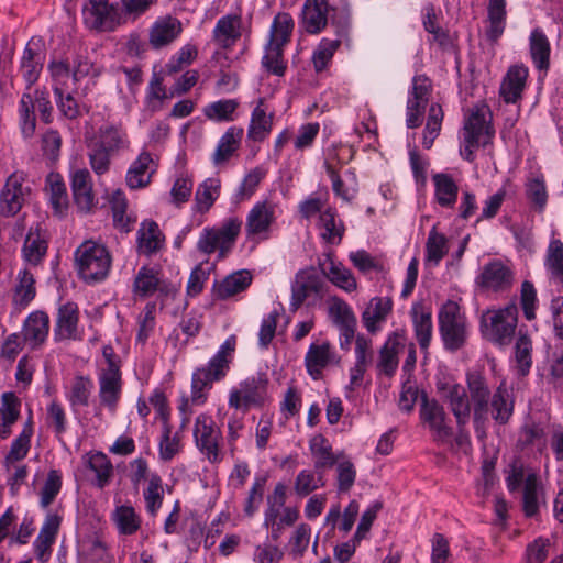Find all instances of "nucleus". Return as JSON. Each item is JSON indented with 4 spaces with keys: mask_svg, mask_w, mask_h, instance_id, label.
<instances>
[{
    "mask_svg": "<svg viewBox=\"0 0 563 563\" xmlns=\"http://www.w3.org/2000/svg\"><path fill=\"white\" fill-rule=\"evenodd\" d=\"M235 350V338H228L219 347L218 352L210 358L207 365L198 367L191 375L190 395L183 394L178 400V412L180 417L179 433L190 422L194 407L203 406L214 382L221 380L229 371L232 353Z\"/></svg>",
    "mask_w": 563,
    "mask_h": 563,
    "instance_id": "f257e3e1",
    "label": "nucleus"
},
{
    "mask_svg": "<svg viewBox=\"0 0 563 563\" xmlns=\"http://www.w3.org/2000/svg\"><path fill=\"white\" fill-rule=\"evenodd\" d=\"M467 389L470 401L473 404V423L479 440L486 437L485 423L488 420L489 400L492 416L498 423H506L512 416L514 402L504 384L495 390L490 397V390L484 375L477 371L467 372Z\"/></svg>",
    "mask_w": 563,
    "mask_h": 563,
    "instance_id": "f03ea898",
    "label": "nucleus"
},
{
    "mask_svg": "<svg viewBox=\"0 0 563 563\" xmlns=\"http://www.w3.org/2000/svg\"><path fill=\"white\" fill-rule=\"evenodd\" d=\"M519 311L515 300L504 307L485 310L479 320V330L484 339L494 345L508 346L516 334Z\"/></svg>",
    "mask_w": 563,
    "mask_h": 563,
    "instance_id": "7ed1b4c3",
    "label": "nucleus"
},
{
    "mask_svg": "<svg viewBox=\"0 0 563 563\" xmlns=\"http://www.w3.org/2000/svg\"><path fill=\"white\" fill-rule=\"evenodd\" d=\"M75 267L78 276L87 284L102 282L111 268V255L100 243L88 240L75 251Z\"/></svg>",
    "mask_w": 563,
    "mask_h": 563,
    "instance_id": "20e7f679",
    "label": "nucleus"
},
{
    "mask_svg": "<svg viewBox=\"0 0 563 563\" xmlns=\"http://www.w3.org/2000/svg\"><path fill=\"white\" fill-rule=\"evenodd\" d=\"M242 229V220L238 217L224 219L219 227H206L197 241V250L210 255L216 251L224 257L234 246Z\"/></svg>",
    "mask_w": 563,
    "mask_h": 563,
    "instance_id": "39448f33",
    "label": "nucleus"
},
{
    "mask_svg": "<svg viewBox=\"0 0 563 563\" xmlns=\"http://www.w3.org/2000/svg\"><path fill=\"white\" fill-rule=\"evenodd\" d=\"M438 319L444 349L451 352L462 349L467 341L470 330L461 307L455 301H446L441 307Z\"/></svg>",
    "mask_w": 563,
    "mask_h": 563,
    "instance_id": "423d86ee",
    "label": "nucleus"
},
{
    "mask_svg": "<svg viewBox=\"0 0 563 563\" xmlns=\"http://www.w3.org/2000/svg\"><path fill=\"white\" fill-rule=\"evenodd\" d=\"M192 437L197 450L209 463L219 464L223 460L222 432L210 415L201 412L195 418Z\"/></svg>",
    "mask_w": 563,
    "mask_h": 563,
    "instance_id": "0eeeda50",
    "label": "nucleus"
},
{
    "mask_svg": "<svg viewBox=\"0 0 563 563\" xmlns=\"http://www.w3.org/2000/svg\"><path fill=\"white\" fill-rule=\"evenodd\" d=\"M268 379L265 374L250 376L242 380L229 393L230 408L241 410L243 413L251 408L262 407L267 400Z\"/></svg>",
    "mask_w": 563,
    "mask_h": 563,
    "instance_id": "6e6552de",
    "label": "nucleus"
},
{
    "mask_svg": "<svg viewBox=\"0 0 563 563\" xmlns=\"http://www.w3.org/2000/svg\"><path fill=\"white\" fill-rule=\"evenodd\" d=\"M282 210L269 199L256 201L246 214L245 234L252 241L268 240Z\"/></svg>",
    "mask_w": 563,
    "mask_h": 563,
    "instance_id": "1a4fd4ad",
    "label": "nucleus"
},
{
    "mask_svg": "<svg viewBox=\"0 0 563 563\" xmlns=\"http://www.w3.org/2000/svg\"><path fill=\"white\" fill-rule=\"evenodd\" d=\"M121 13L118 3L111 0H87L82 7L85 26L93 32H113L121 25Z\"/></svg>",
    "mask_w": 563,
    "mask_h": 563,
    "instance_id": "9d476101",
    "label": "nucleus"
},
{
    "mask_svg": "<svg viewBox=\"0 0 563 563\" xmlns=\"http://www.w3.org/2000/svg\"><path fill=\"white\" fill-rule=\"evenodd\" d=\"M475 284L484 292H507L515 284L514 266L509 261L492 260L483 265Z\"/></svg>",
    "mask_w": 563,
    "mask_h": 563,
    "instance_id": "9b49d317",
    "label": "nucleus"
},
{
    "mask_svg": "<svg viewBox=\"0 0 563 563\" xmlns=\"http://www.w3.org/2000/svg\"><path fill=\"white\" fill-rule=\"evenodd\" d=\"M440 398L453 413L457 427H466L471 417V401L466 389L454 382H439L437 385Z\"/></svg>",
    "mask_w": 563,
    "mask_h": 563,
    "instance_id": "f8f14e48",
    "label": "nucleus"
},
{
    "mask_svg": "<svg viewBox=\"0 0 563 563\" xmlns=\"http://www.w3.org/2000/svg\"><path fill=\"white\" fill-rule=\"evenodd\" d=\"M420 419L438 443H446L452 437V428L448 424L446 413L435 399L423 398L420 406Z\"/></svg>",
    "mask_w": 563,
    "mask_h": 563,
    "instance_id": "ddd939ff",
    "label": "nucleus"
},
{
    "mask_svg": "<svg viewBox=\"0 0 563 563\" xmlns=\"http://www.w3.org/2000/svg\"><path fill=\"white\" fill-rule=\"evenodd\" d=\"M30 188L24 186L22 176L12 174L0 191V212L4 217L15 216L25 202Z\"/></svg>",
    "mask_w": 563,
    "mask_h": 563,
    "instance_id": "4468645a",
    "label": "nucleus"
},
{
    "mask_svg": "<svg viewBox=\"0 0 563 563\" xmlns=\"http://www.w3.org/2000/svg\"><path fill=\"white\" fill-rule=\"evenodd\" d=\"M86 141L114 155L130 148L129 135L121 124L104 123L93 134L86 135Z\"/></svg>",
    "mask_w": 563,
    "mask_h": 563,
    "instance_id": "2eb2a0df",
    "label": "nucleus"
},
{
    "mask_svg": "<svg viewBox=\"0 0 563 563\" xmlns=\"http://www.w3.org/2000/svg\"><path fill=\"white\" fill-rule=\"evenodd\" d=\"M488 117L489 108L485 103L474 106L464 121V141L472 144L478 140L483 145L487 144L494 133L488 124Z\"/></svg>",
    "mask_w": 563,
    "mask_h": 563,
    "instance_id": "dca6fc26",
    "label": "nucleus"
},
{
    "mask_svg": "<svg viewBox=\"0 0 563 563\" xmlns=\"http://www.w3.org/2000/svg\"><path fill=\"white\" fill-rule=\"evenodd\" d=\"M324 283L313 267L300 269L291 285L290 309L296 311L311 294H320Z\"/></svg>",
    "mask_w": 563,
    "mask_h": 563,
    "instance_id": "f3484780",
    "label": "nucleus"
},
{
    "mask_svg": "<svg viewBox=\"0 0 563 563\" xmlns=\"http://www.w3.org/2000/svg\"><path fill=\"white\" fill-rule=\"evenodd\" d=\"M44 60L45 53L42 41L32 37L27 42L20 60V73L26 82V89H30L37 81Z\"/></svg>",
    "mask_w": 563,
    "mask_h": 563,
    "instance_id": "a211bd4d",
    "label": "nucleus"
},
{
    "mask_svg": "<svg viewBox=\"0 0 563 563\" xmlns=\"http://www.w3.org/2000/svg\"><path fill=\"white\" fill-rule=\"evenodd\" d=\"M243 34V20L240 13L221 16L212 30L213 42L223 49H231Z\"/></svg>",
    "mask_w": 563,
    "mask_h": 563,
    "instance_id": "6ab92c4d",
    "label": "nucleus"
},
{
    "mask_svg": "<svg viewBox=\"0 0 563 563\" xmlns=\"http://www.w3.org/2000/svg\"><path fill=\"white\" fill-rule=\"evenodd\" d=\"M391 310L393 300L389 297H373L361 314L363 327L369 334H377L383 330Z\"/></svg>",
    "mask_w": 563,
    "mask_h": 563,
    "instance_id": "aec40b11",
    "label": "nucleus"
},
{
    "mask_svg": "<svg viewBox=\"0 0 563 563\" xmlns=\"http://www.w3.org/2000/svg\"><path fill=\"white\" fill-rule=\"evenodd\" d=\"M183 33L181 22L172 15L158 18L148 31V43L154 49L173 44Z\"/></svg>",
    "mask_w": 563,
    "mask_h": 563,
    "instance_id": "412c9836",
    "label": "nucleus"
},
{
    "mask_svg": "<svg viewBox=\"0 0 563 563\" xmlns=\"http://www.w3.org/2000/svg\"><path fill=\"white\" fill-rule=\"evenodd\" d=\"M319 260V267L322 274L338 288L352 292L357 288V282L353 273L345 267L341 262L334 260L332 253L323 255Z\"/></svg>",
    "mask_w": 563,
    "mask_h": 563,
    "instance_id": "4be33fe9",
    "label": "nucleus"
},
{
    "mask_svg": "<svg viewBox=\"0 0 563 563\" xmlns=\"http://www.w3.org/2000/svg\"><path fill=\"white\" fill-rule=\"evenodd\" d=\"M71 192L76 206L82 212H89L96 200L92 190V177L87 168H77L70 174Z\"/></svg>",
    "mask_w": 563,
    "mask_h": 563,
    "instance_id": "5701e85b",
    "label": "nucleus"
},
{
    "mask_svg": "<svg viewBox=\"0 0 563 563\" xmlns=\"http://www.w3.org/2000/svg\"><path fill=\"white\" fill-rule=\"evenodd\" d=\"M336 362V354L329 342L311 343L306 356L305 366L308 374L314 379L322 376L324 368Z\"/></svg>",
    "mask_w": 563,
    "mask_h": 563,
    "instance_id": "b1692460",
    "label": "nucleus"
},
{
    "mask_svg": "<svg viewBox=\"0 0 563 563\" xmlns=\"http://www.w3.org/2000/svg\"><path fill=\"white\" fill-rule=\"evenodd\" d=\"M79 310L75 302H66L58 308L54 338L56 341L78 340Z\"/></svg>",
    "mask_w": 563,
    "mask_h": 563,
    "instance_id": "393cba45",
    "label": "nucleus"
},
{
    "mask_svg": "<svg viewBox=\"0 0 563 563\" xmlns=\"http://www.w3.org/2000/svg\"><path fill=\"white\" fill-rule=\"evenodd\" d=\"M529 70L523 65H512L504 76L499 95L507 103H516L522 97L526 88Z\"/></svg>",
    "mask_w": 563,
    "mask_h": 563,
    "instance_id": "a878e982",
    "label": "nucleus"
},
{
    "mask_svg": "<svg viewBox=\"0 0 563 563\" xmlns=\"http://www.w3.org/2000/svg\"><path fill=\"white\" fill-rule=\"evenodd\" d=\"M60 522L62 517L55 512L49 511L45 516L40 533L33 543L36 558L42 563L47 562L51 556V549L55 542Z\"/></svg>",
    "mask_w": 563,
    "mask_h": 563,
    "instance_id": "bb28decb",
    "label": "nucleus"
},
{
    "mask_svg": "<svg viewBox=\"0 0 563 563\" xmlns=\"http://www.w3.org/2000/svg\"><path fill=\"white\" fill-rule=\"evenodd\" d=\"M327 0H306L301 10L300 26L309 34L320 33L328 23Z\"/></svg>",
    "mask_w": 563,
    "mask_h": 563,
    "instance_id": "cd10ccee",
    "label": "nucleus"
},
{
    "mask_svg": "<svg viewBox=\"0 0 563 563\" xmlns=\"http://www.w3.org/2000/svg\"><path fill=\"white\" fill-rule=\"evenodd\" d=\"M99 397L102 405L114 410L121 390L120 367L113 364L102 368L99 374Z\"/></svg>",
    "mask_w": 563,
    "mask_h": 563,
    "instance_id": "c85d7f7f",
    "label": "nucleus"
},
{
    "mask_svg": "<svg viewBox=\"0 0 563 563\" xmlns=\"http://www.w3.org/2000/svg\"><path fill=\"white\" fill-rule=\"evenodd\" d=\"M405 339L397 332L388 335L385 343L379 349V356L377 361V369L386 376H393L399 364L398 354L402 350Z\"/></svg>",
    "mask_w": 563,
    "mask_h": 563,
    "instance_id": "c756f323",
    "label": "nucleus"
},
{
    "mask_svg": "<svg viewBox=\"0 0 563 563\" xmlns=\"http://www.w3.org/2000/svg\"><path fill=\"white\" fill-rule=\"evenodd\" d=\"M549 432V424L545 421L529 419L519 431L517 446L520 448V450L531 448L542 452L547 446V434Z\"/></svg>",
    "mask_w": 563,
    "mask_h": 563,
    "instance_id": "7c9ffc66",
    "label": "nucleus"
},
{
    "mask_svg": "<svg viewBox=\"0 0 563 563\" xmlns=\"http://www.w3.org/2000/svg\"><path fill=\"white\" fill-rule=\"evenodd\" d=\"M252 282V275L247 269L236 271L221 282L213 284V297L219 300H225L239 292L244 291Z\"/></svg>",
    "mask_w": 563,
    "mask_h": 563,
    "instance_id": "2f4dec72",
    "label": "nucleus"
},
{
    "mask_svg": "<svg viewBox=\"0 0 563 563\" xmlns=\"http://www.w3.org/2000/svg\"><path fill=\"white\" fill-rule=\"evenodd\" d=\"M274 113L268 112L264 104V99H258L257 104L251 113L247 126V137L254 142L264 141L273 129Z\"/></svg>",
    "mask_w": 563,
    "mask_h": 563,
    "instance_id": "473e14b6",
    "label": "nucleus"
},
{
    "mask_svg": "<svg viewBox=\"0 0 563 563\" xmlns=\"http://www.w3.org/2000/svg\"><path fill=\"white\" fill-rule=\"evenodd\" d=\"M544 269L551 284L563 289V242L559 239H552L547 247Z\"/></svg>",
    "mask_w": 563,
    "mask_h": 563,
    "instance_id": "72a5a7b5",
    "label": "nucleus"
},
{
    "mask_svg": "<svg viewBox=\"0 0 563 563\" xmlns=\"http://www.w3.org/2000/svg\"><path fill=\"white\" fill-rule=\"evenodd\" d=\"M49 331V318L43 311L32 312L24 321L23 336L32 349L43 344Z\"/></svg>",
    "mask_w": 563,
    "mask_h": 563,
    "instance_id": "f704fd0d",
    "label": "nucleus"
},
{
    "mask_svg": "<svg viewBox=\"0 0 563 563\" xmlns=\"http://www.w3.org/2000/svg\"><path fill=\"white\" fill-rule=\"evenodd\" d=\"M347 26L342 25L336 30V38H322L312 54V64L317 73L324 70L331 63L343 38L347 37Z\"/></svg>",
    "mask_w": 563,
    "mask_h": 563,
    "instance_id": "c9c22d12",
    "label": "nucleus"
},
{
    "mask_svg": "<svg viewBox=\"0 0 563 563\" xmlns=\"http://www.w3.org/2000/svg\"><path fill=\"white\" fill-rule=\"evenodd\" d=\"M107 199L111 207L114 227L124 233L132 231L133 225L136 222V216L132 217L126 212L128 199L123 190H113Z\"/></svg>",
    "mask_w": 563,
    "mask_h": 563,
    "instance_id": "e433bc0d",
    "label": "nucleus"
},
{
    "mask_svg": "<svg viewBox=\"0 0 563 563\" xmlns=\"http://www.w3.org/2000/svg\"><path fill=\"white\" fill-rule=\"evenodd\" d=\"M434 185V201L442 208L452 209L456 205L459 186L454 179L444 173L432 176Z\"/></svg>",
    "mask_w": 563,
    "mask_h": 563,
    "instance_id": "4c0bfd02",
    "label": "nucleus"
},
{
    "mask_svg": "<svg viewBox=\"0 0 563 563\" xmlns=\"http://www.w3.org/2000/svg\"><path fill=\"white\" fill-rule=\"evenodd\" d=\"M33 435L32 419L29 418L20 434L12 441L10 450L4 457L3 466L7 472H11L13 464L22 461L31 448V438Z\"/></svg>",
    "mask_w": 563,
    "mask_h": 563,
    "instance_id": "58836bf2",
    "label": "nucleus"
},
{
    "mask_svg": "<svg viewBox=\"0 0 563 563\" xmlns=\"http://www.w3.org/2000/svg\"><path fill=\"white\" fill-rule=\"evenodd\" d=\"M244 130L241 126H230L220 137L212 155L214 165H221L229 161L240 147Z\"/></svg>",
    "mask_w": 563,
    "mask_h": 563,
    "instance_id": "ea45409f",
    "label": "nucleus"
},
{
    "mask_svg": "<svg viewBox=\"0 0 563 563\" xmlns=\"http://www.w3.org/2000/svg\"><path fill=\"white\" fill-rule=\"evenodd\" d=\"M318 228L322 240L332 245L341 243L344 234L343 222L332 208L324 209L319 216Z\"/></svg>",
    "mask_w": 563,
    "mask_h": 563,
    "instance_id": "a19ab883",
    "label": "nucleus"
},
{
    "mask_svg": "<svg viewBox=\"0 0 563 563\" xmlns=\"http://www.w3.org/2000/svg\"><path fill=\"white\" fill-rule=\"evenodd\" d=\"M170 98L163 85L161 74L154 71L147 86L144 111L153 115L162 111Z\"/></svg>",
    "mask_w": 563,
    "mask_h": 563,
    "instance_id": "79ce46f5",
    "label": "nucleus"
},
{
    "mask_svg": "<svg viewBox=\"0 0 563 563\" xmlns=\"http://www.w3.org/2000/svg\"><path fill=\"white\" fill-rule=\"evenodd\" d=\"M450 250L449 239L445 234L438 231L433 225L429 231L426 242L424 263L428 266L435 267L448 255Z\"/></svg>",
    "mask_w": 563,
    "mask_h": 563,
    "instance_id": "37998d69",
    "label": "nucleus"
},
{
    "mask_svg": "<svg viewBox=\"0 0 563 563\" xmlns=\"http://www.w3.org/2000/svg\"><path fill=\"white\" fill-rule=\"evenodd\" d=\"M529 48L536 68L539 70H548L550 66L551 45L541 29H534L530 33Z\"/></svg>",
    "mask_w": 563,
    "mask_h": 563,
    "instance_id": "c03bdc74",
    "label": "nucleus"
},
{
    "mask_svg": "<svg viewBox=\"0 0 563 563\" xmlns=\"http://www.w3.org/2000/svg\"><path fill=\"white\" fill-rule=\"evenodd\" d=\"M327 173L332 181V189L334 194L345 201L352 200L357 192V179L352 169H346L343 175L329 164H325Z\"/></svg>",
    "mask_w": 563,
    "mask_h": 563,
    "instance_id": "a18cd8bd",
    "label": "nucleus"
},
{
    "mask_svg": "<svg viewBox=\"0 0 563 563\" xmlns=\"http://www.w3.org/2000/svg\"><path fill=\"white\" fill-rule=\"evenodd\" d=\"M47 252V239L40 228H31L22 249L24 260L32 265H38Z\"/></svg>",
    "mask_w": 563,
    "mask_h": 563,
    "instance_id": "49530a36",
    "label": "nucleus"
},
{
    "mask_svg": "<svg viewBox=\"0 0 563 563\" xmlns=\"http://www.w3.org/2000/svg\"><path fill=\"white\" fill-rule=\"evenodd\" d=\"M184 444L179 432H173L169 422L162 423L158 439V456L163 462L172 461L183 451Z\"/></svg>",
    "mask_w": 563,
    "mask_h": 563,
    "instance_id": "de8ad7c7",
    "label": "nucleus"
},
{
    "mask_svg": "<svg viewBox=\"0 0 563 563\" xmlns=\"http://www.w3.org/2000/svg\"><path fill=\"white\" fill-rule=\"evenodd\" d=\"M0 407V438L7 439L11 434V427L20 416L21 402L13 393H4Z\"/></svg>",
    "mask_w": 563,
    "mask_h": 563,
    "instance_id": "09e8293b",
    "label": "nucleus"
},
{
    "mask_svg": "<svg viewBox=\"0 0 563 563\" xmlns=\"http://www.w3.org/2000/svg\"><path fill=\"white\" fill-rule=\"evenodd\" d=\"M221 191V180L218 177H209L205 179L195 194L196 210L205 213L210 210Z\"/></svg>",
    "mask_w": 563,
    "mask_h": 563,
    "instance_id": "8fccbe9b",
    "label": "nucleus"
},
{
    "mask_svg": "<svg viewBox=\"0 0 563 563\" xmlns=\"http://www.w3.org/2000/svg\"><path fill=\"white\" fill-rule=\"evenodd\" d=\"M36 295L35 279L27 269H21L16 276V285L13 292V305L24 309L30 305Z\"/></svg>",
    "mask_w": 563,
    "mask_h": 563,
    "instance_id": "3c124183",
    "label": "nucleus"
},
{
    "mask_svg": "<svg viewBox=\"0 0 563 563\" xmlns=\"http://www.w3.org/2000/svg\"><path fill=\"white\" fill-rule=\"evenodd\" d=\"M143 478L147 481L144 492L146 511L155 517L161 509L164 500L165 488L162 478L157 474H151L145 477V467L143 466Z\"/></svg>",
    "mask_w": 563,
    "mask_h": 563,
    "instance_id": "603ef678",
    "label": "nucleus"
},
{
    "mask_svg": "<svg viewBox=\"0 0 563 563\" xmlns=\"http://www.w3.org/2000/svg\"><path fill=\"white\" fill-rule=\"evenodd\" d=\"M325 479L322 471L301 470L294 482V493L300 497H307L314 490L324 487Z\"/></svg>",
    "mask_w": 563,
    "mask_h": 563,
    "instance_id": "864d4df0",
    "label": "nucleus"
},
{
    "mask_svg": "<svg viewBox=\"0 0 563 563\" xmlns=\"http://www.w3.org/2000/svg\"><path fill=\"white\" fill-rule=\"evenodd\" d=\"M309 450L317 471L332 467L335 464L332 446L322 434H316L309 440Z\"/></svg>",
    "mask_w": 563,
    "mask_h": 563,
    "instance_id": "5fc2aeb1",
    "label": "nucleus"
},
{
    "mask_svg": "<svg viewBox=\"0 0 563 563\" xmlns=\"http://www.w3.org/2000/svg\"><path fill=\"white\" fill-rule=\"evenodd\" d=\"M299 518V510L296 507L287 506L283 509V514L279 518V521L275 520V515L271 511L267 515V518H264L263 526L267 529H271V533L267 536V540L272 542H277L285 527L292 526Z\"/></svg>",
    "mask_w": 563,
    "mask_h": 563,
    "instance_id": "6e6d98bb",
    "label": "nucleus"
},
{
    "mask_svg": "<svg viewBox=\"0 0 563 563\" xmlns=\"http://www.w3.org/2000/svg\"><path fill=\"white\" fill-rule=\"evenodd\" d=\"M412 323L420 347L427 350L430 345L433 330L431 312L422 307H415L412 309Z\"/></svg>",
    "mask_w": 563,
    "mask_h": 563,
    "instance_id": "4d7b16f0",
    "label": "nucleus"
},
{
    "mask_svg": "<svg viewBox=\"0 0 563 563\" xmlns=\"http://www.w3.org/2000/svg\"><path fill=\"white\" fill-rule=\"evenodd\" d=\"M87 464L96 475V486L104 488L113 476V465L109 457L102 452H91L88 455Z\"/></svg>",
    "mask_w": 563,
    "mask_h": 563,
    "instance_id": "13d9d810",
    "label": "nucleus"
},
{
    "mask_svg": "<svg viewBox=\"0 0 563 563\" xmlns=\"http://www.w3.org/2000/svg\"><path fill=\"white\" fill-rule=\"evenodd\" d=\"M166 247V238L153 220L143 221V254L156 255Z\"/></svg>",
    "mask_w": 563,
    "mask_h": 563,
    "instance_id": "bf43d9fd",
    "label": "nucleus"
},
{
    "mask_svg": "<svg viewBox=\"0 0 563 563\" xmlns=\"http://www.w3.org/2000/svg\"><path fill=\"white\" fill-rule=\"evenodd\" d=\"M522 500L526 516L537 515L542 503V489L538 476L533 473H529L525 479Z\"/></svg>",
    "mask_w": 563,
    "mask_h": 563,
    "instance_id": "052dcab7",
    "label": "nucleus"
},
{
    "mask_svg": "<svg viewBox=\"0 0 563 563\" xmlns=\"http://www.w3.org/2000/svg\"><path fill=\"white\" fill-rule=\"evenodd\" d=\"M173 292V285L163 278L159 269L143 267V297L156 294L161 299Z\"/></svg>",
    "mask_w": 563,
    "mask_h": 563,
    "instance_id": "680f3d73",
    "label": "nucleus"
},
{
    "mask_svg": "<svg viewBox=\"0 0 563 563\" xmlns=\"http://www.w3.org/2000/svg\"><path fill=\"white\" fill-rule=\"evenodd\" d=\"M506 0H489L487 37L496 41L501 36L506 26Z\"/></svg>",
    "mask_w": 563,
    "mask_h": 563,
    "instance_id": "e2e57ef3",
    "label": "nucleus"
},
{
    "mask_svg": "<svg viewBox=\"0 0 563 563\" xmlns=\"http://www.w3.org/2000/svg\"><path fill=\"white\" fill-rule=\"evenodd\" d=\"M19 126L22 136L27 140L34 136L36 117L33 110L31 92H24L19 102Z\"/></svg>",
    "mask_w": 563,
    "mask_h": 563,
    "instance_id": "0e129e2a",
    "label": "nucleus"
},
{
    "mask_svg": "<svg viewBox=\"0 0 563 563\" xmlns=\"http://www.w3.org/2000/svg\"><path fill=\"white\" fill-rule=\"evenodd\" d=\"M328 312L332 322L338 327L357 324L356 316L345 300L338 296L328 299Z\"/></svg>",
    "mask_w": 563,
    "mask_h": 563,
    "instance_id": "69168bd1",
    "label": "nucleus"
},
{
    "mask_svg": "<svg viewBox=\"0 0 563 563\" xmlns=\"http://www.w3.org/2000/svg\"><path fill=\"white\" fill-rule=\"evenodd\" d=\"M295 26L294 19L287 12H279L275 15L271 29L268 42L287 45Z\"/></svg>",
    "mask_w": 563,
    "mask_h": 563,
    "instance_id": "338daca9",
    "label": "nucleus"
},
{
    "mask_svg": "<svg viewBox=\"0 0 563 563\" xmlns=\"http://www.w3.org/2000/svg\"><path fill=\"white\" fill-rule=\"evenodd\" d=\"M101 74L100 66L92 59L91 54L88 52H80L76 54L73 59L71 76L75 82L84 78H96Z\"/></svg>",
    "mask_w": 563,
    "mask_h": 563,
    "instance_id": "774afa93",
    "label": "nucleus"
}]
</instances>
